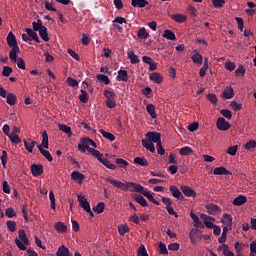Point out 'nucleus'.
<instances>
[{
    "label": "nucleus",
    "mask_w": 256,
    "mask_h": 256,
    "mask_svg": "<svg viewBox=\"0 0 256 256\" xmlns=\"http://www.w3.org/2000/svg\"><path fill=\"white\" fill-rule=\"evenodd\" d=\"M32 27H33L32 29L33 31H40L45 26H43V21L41 19H38L37 22L35 21L32 22Z\"/></svg>",
    "instance_id": "nucleus-46"
},
{
    "label": "nucleus",
    "mask_w": 256,
    "mask_h": 256,
    "mask_svg": "<svg viewBox=\"0 0 256 256\" xmlns=\"http://www.w3.org/2000/svg\"><path fill=\"white\" fill-rule=\"evenodd\" d=\"M146 139H148L150 143H156V145H158V143H161V133L148 132L146 133Z\"/></svg>",
    "instance_id": "nucleus-6"
},
{
    "label": "nucleus",
    "mask_w": 256,
    "mask_h": 256,
    "mask_svg": "<svg viewBox=\"0 0 256 256\" xmlns=\"http://www.w3.org/2000/svg\"><path fill=\"white\" fill-rule=\"evenodd\" d=\"M100 163H102V165L107 167V169H111L112 171H114V169H117V166L115 164L111 163L107 158H102L100 160Z\"/></svg>",
    "instance_id": "nucleus-39"
},
{
    "label": "nucleus",
    "mask_w": 256,
    "mask_h": 256,
    "mask_svg": "<svg viewBox=\"0 0 256 256\" xmlns=\"http://www.w3.org/2000/svg\"><path fill=\"white\" fill-rule=\"evenodd\" d=\"M13 63L17 64L18 69H25V60L23 58H17Z\"/></svg>",
    "instance_id": "nucleus-64"
},
{
    "label": "nucleus",
    "mask_w": 256,
    "mask_h": 256,
    "mask_svg": "<svg viewBox=\"0 0 256 256\" xmlns=\"http://www.w3.org/2000/svg\"><path fill=\"white\" fill-rule=\"evenodd\" d=\"M107 183L116 187V189H121V191H129V182L123 183L121 181L115 180L113 177L106 178Z\"/></svg>",
    "instance_id": "nucleus-3"
},
{
    "label": "nucleus",
    "mask_w": 256,
    "mask_h": 256,
    "mask_svg": "<svg viewBox=\"0 0 256 256\" xmlns=\"http://www.w3.org/2000/svg\"><path fill=\"white\" fill-rule=\"evenodd\" d=\"M164 39H168V41H175L177 37L175 36V32L169 29H166L162 35Z\"/></svg>",
    "instance_id": "nucleus-27"
},
{
    "label": "nucleus",
    "mask_w": 256,
    "mask_h": 256,
    "mask_svg": "<svg viewBox=\"0 0 256 256\" xmlns=\"http://www.w3.org/2000/svg\"><path fill=\"white\" fill-rule=\"evenodd\" d=\"M99 133H101L102 137H105V139H108V141H114L115 140V135L111 132H107L103 129H100Z\"/></svg>",
    "instance_id": "nucleus-45"
},
{
    "label": "nucleus",
    "mask_w": 256,
    "mask_h": 256,
    "mask_svg": "<svg viewBox=\"0 0 256 256\" xmlns=\"http://www.w3.org/2000/svg\"><path fill=\"white\" fill-rule=\"evenodd\" d=\"M7 229H9L12 233H15L17 231V222L13 220H8L6 222Z\"/></svg>",
    "instance_id": "nucleus-48"
},
{
    "label": "nucleus",
    "mask_w": 256,
    "mask_h": 256,
    "mask_svg": "<svg viewBox=\"0 0 256 256\" xmlns=\"http://www.w3.org/2000/svg\"><path fill=\"white\" fill-rule=\"evenodd\" d=\"M135 165H140V167H147L149 165V161L145 157H136L134 158Z\"/></svg>",
    "instance_id": "nucleus-31"
},
{
    "label": "nucleus",
    "mask_w": 256,
    "mask_h": 256,
    "mask_svg": "<svg viewBox=\"0 0 256 256\" xmlns=\"http://www.w3.org/2000/svg\"><path fill=\"white\" fill-rule=\"evenodd\" d=\"M116 79L117 81H123V83H127V81H129V73L127 70H119Z\"/></svg>",
    "instance_id": "nucleus-17"
},
{
    "label": "nucleus",
    "mask_w": 256,
    "mask_h": 256,
    "mask_svg": "<svg viewBox=\"0 0 256 256\" xmlns=\"http://www.w3.org/2000/svg\"><path fill=\"white\" fill-rule=\"evenodd\" d=\"M134 201L141 205V207H149V203H147V200L141 195H134Z\"/></svg>",
    "instance_id": "nucleus-30"
},
{
    "label": "nucleus",
    "mask_w": 256,
    "mask_h": 256,
    "mask_svg": "<svg viewBox=\"0 0 256 256\" xmlns=\"http://www.w3.org/2000/svg\"><path fill=\"white\" fill-rule=\"evenodd\" d=\"M170 192L175 199H179L180 201H183V199H185L183 193L179 191V188H177V186H170Z\"/></svg>",
    "instance_id": "nucleus-13"
},
{
    "label": "nucleus",
    "mask_w": 256,
    "mask_h": 256,
    "mask_svg": "<svg viewBox=\"0 0 256 256\" xmlns=\"http://www.w3.org/2000/svg\"><path fill=\"white\" fill-rule=\"evenodd\" d=\"M28 37L31 39V41H35L36 43H41V40H39V36L37 35V32L31 28L25 29Z\"/></svg>",
    "instance_id": "nucleus-16"
},
{
    "label": "nucleus",
    "mask_w": 256,
    "mask_h": 256,
    "mask_svg": "<svg viewBox=\"0 0 256 256\" xmlns=\"http://www.w3.org/2000/svg\"><path fill=\"white\" fill-rule=\"evenodd\" d=\"M57 256H69V248L65 247V245H62L58 248L56 252Z\"/></svg>",
    "instance_id": "nucleus-43"
},
{
    "label": "nucleus",
    "mask_w": 256,
    "mask_h": 256,
    "mask_svg": "<svg viewBox=\"0 0 256 256\" xmlns=\"http://www.w3.org/2000/svg\"><path fill=\"white\" fill-rule=\"evenodd\" d=\"M54 228L58 233H66L67 232V224L63 222H56L54 224Z\"/></svg>",
    "instance_id": "nucleus-25"
},
{
    "label": "nucleus",
    "mask_w": 256,
    "mask_h": 256,
    "mask_svg": "<svg viewBox=\"0 0 256 256\" xmlns=\"http://www.w3.org/2000/svg\"><path fill=\"white\" fill-rule=\"evenodd\" d=\"M180 189L185 197H197V192L189 186L182 185Z\"/></svg>",
    "instance_id": "nucleus-9"
},
{
    "label": "nucleus",
    "mask_w": 256,
    "mask_h": 256,
    "mask_svg": "<svg viewBox=\"0 0 256 256\" xmlns=\"http://www.w3.org/2000/svg\"><path fill=\"white\" fill-rule=\"evenodd\" d=\"M158 251H159L160 255H169V252L167 251V246L163 242L159 243Z\"/></svg>",
    "instance_id": "nucleus-53"
},
{
    "label": "nucleus",
    "mask_w": 256,
    "mask_h": 256,
    "mask_svg": "<svg viewBox=\"0 0 256 256\" xmlns=\"http://www.w3.org/2000/svg\"><path fill=\"white\" fill-rule=\"evenodd\" d=\"M66 83H67V85H69V87H78L79 86V82H77V80L74 79L73 77H68L66 79Z\"/></svg>",
    "instance_id": "nucleus-57"
},
{
    "label": "nucleus",
    "mask_w": 256,
    "mask_h": 256,
    "mask_svg": "<svg viewBox=\"0 0 256 256\" xmlns=\"http://www.w3.org/2000/svg\"><path fill=\"white\" fill-rule=\"evenodd\" d=\"M6 102L8 103V105H15V103H17V96L13 93H8L6 96Z\"/></svg>",
    "instance_id": "nucleus-41"
},
{
    "label": "nucleus",
    "mask_w": 256,
    "mask_h": 256,
    "mask_svg": "<svg viewBox=\"0 0 256 256\" xmlns=\"http://www.w3.org/2000/svg\"><path fill=\"white\" fill-rule=\"evenodd\" d=\"M30 171L33 177H39V175H43V165L33 164L30 168Z\"/></svg>",
    "instance_id": "nucleus-11"
},
{
    "label": "nucleus",
    "mask_w": 256,
    "mask_h": 256,
    "mask_svg": "<svg viewBox=\"0 0 256 256\" xmlns=\"http://www.w3.org/2000/svg\"><path fill=\"white\" fill-rule=\"evenodd\" d=\"M127 55L132 65H137V63H141V59H139V56H137L133 50L128 51Z\"/></svg>",
    "instance_id": "nucleus-18"
},
{
    "label": "nucleus",
    "mask_w": 256,
    "mask_h": 256,
    "mask_svg": "<svg viewBox=\"0 0 256 256\" xmlns=\"http://www.w3.org/2000/svg\"><path fill=\"white\" fill-rule=\"evenodd\" d=\"M128 191H131V193H141V195H143V193H145L146 190L145 187H143L141 184L129 182Z\"/></svg>",
    "instance_id": "nucleus-4"
},
{
    "label": "nucleus",
    "mask_w": 256,
    "mask_h": 256,
    "mask_svg": "<svg viewBox=\"0 0 256 256\" xmlns=\"http://www.w3.org/2000/svg\"><path fill=\"white\" fill-rule=\"evenodd\" d=\"M256 147V141L255 140H250L248 141L245 145H244V148L247 150V151H251V149H255Z\"/></svg>",
    "instance_id": "nucleus-59"
},
{
    "label": "nucleus",
    "mask_w": 256,
    "mask_h": 256,
    "mask_svg": "<svg viewBox=\"0 0 256 256\" xmlns=\"http://www.w3.org/2000/svg\"><path fill=\"white\" fill-rule=\"evenodd\" d=\"M40 146L44 147V149H49V135L47 131L42 132V143Z\"/></svg>",
    "instance_id": "nucleus-33"
},
{
    "label": "nucleus",
    "mask_w": 256,
    "mask_h": 256,
    "mask_svg": "<svg viewBox=\"0 0 256 256\" xmlns=\"http://www.w3.org/2000/svg\"><path fill=\"white\" fill-rule=\"evenodd\" d=\"M132 7H139V9H143L146 5H149L147 0H131Z\"/></svg>",
    "instance_id": "nucleus-26"
},
{
    "label": "nucleus",
    "mask_w": 256,
    "mask_h": 256,
    "mask_svg": "<svg viewBox=\"0 0 256 256\" xmlns=\"http://www.w3.org/2000/svg\"><path fill=\"white\" fill-rule=\"evenodd\" d=\"M190 217L194 222V227L198 229H203L205 227V225H203V222L199 219V216H197V214H195L194 212H190Z\"/></svg>",
    "instance_id": "nucleus-14"
},
{
    "label": "nucleus",
    "mask_w": 256,
    "mask_h": 256,
    "mask_svg": "<svg viewBox=\"0 0 256 256\" xmlns=\"http://www.w3.org/2000/svg\"><path fill=\"white\" fill-rule=\"evenodd\" d=\"M144 197H147V199L151 202L154 203V205H161V202L155 200V197H153V194H151V192L145 190V192H143Z\"/></svg>",
    "instance_id": "nucleus-40"
},
{
    "label": "nucleus",
    "mask_w": 256,
    "mask_h": 256,
    "mask_svg": "<svg viewBox=\"0 0 256 256\" xmlns=\"http://www.w3.org/2000/svg\"><path fill=\"white\" fill-rule=\"evenodd\" d=\"M39 32V36L41 37L42 41L45 43L49 42V33L47 32V27L44 26Z\"/></svg>",
    "instance_id": "nucleus-38"
},
{
    "label": "nucleus",
    "mask_w": 256,
    "mask_h": 256,
    "mask_svg": "<svg viewBox=\"0 0 256 256\" xmlns=\"http://www.w3.org/2000/svg\"><path fill=\"white\" fill-rule=\"evenodd\" d=\"M222 223L231 229V227H233V216H231V214L224 213L222 216Z\"/></svg>",
    "instance_id": "nucleus-19"
},
{
    "label": "nucleus",
    "mask_w": 256,
    "mask_h": 256,
    "mask_svg": "<svg viewBox=\"0 0 256 256\" xmlns=\"http://www.w3.org/2000/svg\"><path fill=\"white\" fill-rule=\"evenodd\" d=\"M246 202L247 198L243 195H239L233 200L232 203L233 205H236V207H241V205H245Z\"/></svg>",
    "instance_id": "nucleus-23"
},
{
    "label": "nucleus",
    "mask_w": 256,
    "mask_h": 256,
    "mask_svg": "<svg viewBox=\"0 0 256 256\" xmlns=\"http://www.w3.org/2000/svg\"><path fill=\"white\" fill-rule=\"evenodd\" d=\"M218 251H220V253H222V255L224 256H235V254L230 251L229 246H227L226 244L220 246Z\"/></svg>",
    "instance_id": "nucleus-28"
},
{
    "label": "nucleus",
    "mask_w": 256,
    "mask_h": 256,
    "mask_svg": "<svg viewBox=\"0 0 256 256\" xmlns=\"http://www.w3.org/2000/svg\"><path fill=\"white\" fill-rule=\"evenodd\" d=\"M11 73H13V68H11L9 66L3 67V71H2L3 77H9V75H11Z\"/></svg>",
    "instance_id": "nucleus-62"
},
{
    "label": "nucleus",
    "mask_w": 256,
    "mask_h": 256,
    "mask_svg": "<svg viewBox=\"0 0 256 256\" xmlns=\"http://www.w3.org/2000/svg\"><path fill=\"white\" fill-rule=\"evenodd\" d=\"M37 145V141L30 140V143L27 140H24V147L28 153H33V149Z\"/></svg>",
    "instance_id": "nucleus-32"
},
{
    "label": "nucleus",
    "mask_w": 256,
    "mask_h": 256,
    "mask_svg": "<svg viewBox=\"0 0 256 256\" xmlns=\"http://www.w3.org/2000/svg\"><path fill=\"white\" fill-rule=\"evenodd\" d=\"M189 235L192 243H197V241H201L203 238V232L199 229H192Z\"/></svg>",
    "instance_id": "nucleus-7"
},
{
    "label": "nucleus",
    "mask_w": 256,
    "mask_h": 256,
    "mask_svg": "<svg viewBox=\"0 0 256 256\" xmlns=\"http://www.w3.org/2000/svg\"><path fill=\"white\" fill-rule=\"evenodd\" d=\"M105 105L108 109H115L117 107V94L111 90H104Z\"/></svg>",
    "instance_id": "nucleus-1"
},
{
    "label": "nucleus",
    "mask_w": 256,
    "mask_h": 256,
    "mask_svg": "<svg viewBox=\"0 0 256 256\" xmlns=\"http://www.w3.org/2000/svg\"><path fill=\"white\" fill-rule=\"evenodd\" d=\"M216 126L219 131H229V129H231V124L223 117L218 118Z\"/></svg>",
    "instance_id": "nucleus-5"
},
{
    "label": "nucleus",
    "mask_w": 256,
    "mask_h": 256,
    "mask_svg": "<svg viewBox=\"0 0 256 256\" xmlns=\"http://www.w3.org/2000/svg\"><path fill=\"white\" fill-rule=\"evenodd\" d=\"M137 255L138 256H149V254L147 253V249L145 248V245H141L138 248Z\"/></svg>",
    "instance_id": "nucleus-60"
},
{
    "label": "nucleus",
    "mask_w": 256,
    "mask_h": 256,
    "mask_svg": "<svg viewBox=\"0 0 256 256\" xmlns=\"http://www.w3.org/2000/svg\"><path fill=\"white\" fill-rule=\"evenodd\" d=\"M138 39H149V33L147 32V29L145 27H142L138 30L137 34Z\"/></svg>",
    "instance_id": "nucleus-44"
},
{
    "label": "nucleus",
    "mask_w": 256,
    "mask_h": 256,
    "mask_svg": "<svg viewBox=\"0 0 256 256\" xmlns=\"http://www.w3.org/2000/svg\"><path fill=\"white\" fill-rule=\"evenodd\" d=\"M38 149H39L41 155H43V157H45V159H47V161H49V163H51V161H53V156H51V152H49V150L43 149V147L41 145H38Z\"/></svg>",
    "instance_id": "nucleus-24"
},
{
    "label": "nucleus",
    "mask_w": 256,
    "mask_h": 256,
    "mask_svg": "<svg viewBox=\"0 0 256 256\" xmlns=\"http://www.w3.org/2000/svg\"><path fill=\"white\" fill-rule=\"evenodd\" d=\"M7 45L11 48L19 47L17 44V38L15 37V34L13 32H9L6 37Z\"/></svg>",
    "instance_id": "nucleus-10"
},
{
    "label": "nucleus",
    "mask_w": 256,
    "mask_h": 256,
    "mask_svg": "<svg viewBox=\"0 0 256 256\" xmlns=\"http://www.w3.org/2000/svg\"><path fill=\"white\" fill-rule=\"evenodd\" d=\"M193 63L203 65V56L199 52H195L191 57Z\"/></svg>",
    "instance_id": "nucleus-36"
},
{
    "label": "nucleus",
    "mask_w": 256,
    "mask_h": 256,
    "mask_svg": "<svg viewBox=\"0 0 256 256\" xmlns=\"http://www.w3.org/2000/svg\"><path fill=\"white\" fill-rule=\"evenodd\" d=\"M179 153L182 156L191 155V153H193V149H191V147H189V146H185L180 149Z\"/></svg>",
    "instance_id": "nucleus-55"
},
{
    "label": "nucleus",
    "mask_w": 256,
    "mask_h": 256,
    "mask_svg": "<svg viewBox=\"0 0 256 256\" xmlns=\"http://www.w3.org/2000/svg\"><path fill=\"white\" fill-rule=\"evenodd\" d=\"M146 111L152 119H157V112H155V105L148 104L146 106Z\"/></svg>",
    "instance_id": "nucleus-37"
},
{
    "label": "nucleus",
    "mask_w": 256,
    "mask_h": 256,
    "mask_svg": "<svg viewBox=\"0 0 256 256\" xmlns=\"http://www.w3.org/2000/svg\"><path fill=\"white\" fill-rule=\"evenodd\" d=\"M214 175H232L231 171L227 170V168L220 166L216 167L213 171Z\"/></svg>",
    "instance_id": "nucleus-21"
},
{
    "label": "nucleus",
    "mask_w": 256,
    "mask_h": 256,
    "mask_svg": "<svg viewBox=\"0 0 256 256\" xmlns=\"http://www.w3.org/2000/svg\"><path fill=\"white\" fill-rule=\"evenodd\" d=\"M79 100L81 103H87L89 101V94L85 90H80Z\"/></svg>",
    "instance_id": "nucleus-49"
},
{
    "label": "nucleus",
    "mask_w": 256,
    "mask_h": 256,
    "mask_svg": "<svg viewBox=\"0 0 256 256\" xmlns=\"http://www.w3.org/2000/svg\"><path fill=\"white\" fill-rule=\"evenodd\" d=\"M77 200L80 207H82L84 211H89L91 209V204H89V201H87V198H85V196L78 195Z\"/></svg>",
    "instance_id": "nucleus-8"
},
{
    "label": "nucleus",
    "mask_w": 256,
    "mask_h": 256,
    "mask_svg": "<svg viewBox=\"0 0 256 256\" xmlns=\"http://www.w3.org/2000/svg\"><path fill=\"white\" fill-rule=\"evenodd\" d=\"M170 17L173 21H176V23H185V21H187V16L183 14H172Z\"/></svg>",
    "instance_id": "nucleus-29"
},
{
    "label": "nucleus",
    "mask_w": 256,
    "mask_h": 256,
    "mask_svg": "<svg viewBox=\"0 0 256 256\" xmlns=\"http://www.w3.org/2000/svg\"><path fill=\"white\" fill-rule=\"evenodd\" d=\"M89 153H91V155H93V157H96V159L99 161V163L103 159V153H100L99 150H97V149H94V148L89 149Z\"/></svg>",
    "instance_id": "nucleus-47"
},
{
    "label": "nucleus",
    "mask_w": 256,
    "mask_h": 256,
    "mask_svg": "<svg viewBox=\"0 0 256 256\" xmlns=\"http://www.w3.org/2000/svg\"><path fill=\"white\" fill-rule=\"evenodd\" d=\"M71 179L72 181H76V183H79V185H81V183L85 181V175L82 174L81 172L73 171L71 173Z\"/></svg>",
    "instance_id": "nucleus-12"
},
{
    "label": "nucleus",
    "mask_w": 256,
    "mask_h": 256,
    "mask_svg": "<svg viewBox=\"0 0 256 256\" xmlns=\"http://www.w3.org/2000/svg\"><path fill=\"white\" fill-rule=\"evenodd\" d=\"M206 209L209 215H217V213H221V208L215 204H208Z\"/></svg>",
    "instance_id": "nucleus-20"
},
{
    "label": "nucleus",
    "mask_w": 256,
    "mask_h": 256,
    "mask_svg": "<svg viewBox=\"0 0 256 256\" xmlns=\"http://www.w3.org/2000/svg\"><path fill=\"white\" fill-rule=\"evenodd\" d=\"M212 5H214L216 9H221V7L225 5V0H212Z\"/></svg>",
    "instance_id": "nucleus-63"
},
{
    "label": "nucleus",
    "mask_w": 256,
    "mask_h": 256,
    "mask_svg": "<svg viewBox=\"0 0 256 256\" xmlns=\"http://www.w3.org/2000/svg\"><path fill=\"white\" fill-rule=\"evenodd\" d=\"M8 137L11 143H14V145H19V143L21 142V138H19V135L15 133H11Z\"/></svg>",
    "instance_id": "nucleus-50"
},
{
    "label": "nucleus",
    "mask_w": 256,
    "mask_h": 256,
    "mask_svg": "<svg viewBox=\"0 0 256 256\" xmlns=\"http://www.w3.org/2000/svg\"><path fill=\"white\" fill-rule=\"evenodd\" d=\"M18 235L19 239L16 238L15 243L21 251H25V249H27L25 245H29V239L27 238V234L25 233V230H19Z\"/></svg>",
    "instance_id": "nucleus-2"
},
{
    "label": "nucleus",
    "mask_w": 256,
    "mask_h": 256,
    "mask_svg": "<svg viewBox=\"0 0 256 256\" xmlns=\"http://www.w3.org/2000/svg\"><path fill=\"white\" fill-rule=\"evenodd\" d=\"M234 95H235V93L233 91V88L226 87L222 93V99H233Z\"/></svg>",
    "instance_id": "nucleus-22"
},
{
    "label": "nucleus",
    "mask_w": 256,
    "mask_h": 256,
    "mask_svg": "<svg viewBox=\"0 0 256 256\" xmlns=\"http://www.w3.org/2000/svg\"><path fill=\"white\" fill-rule=\"evenodd\" d=\"M116 164H117L118 167H120L121 169H125V167H127V166L129 165V162H127L125 159L117 158V159H116Z\"/></svg>",
    "instance_id": "nucleus-54"
},
{
    "label": "nucleus",
    "mask_w": 256,
    "mask_h": 256,
    "mask_svg": "<svg viewBox=\"0 0 256 256\" xmlns=\"http://www.w3.org/2000/svg\"><path fill=\"white\" fill-rule=\"evenodd\" d=\"M229 231V228L227 226L223 227V231H222V235L221 237L218 239L219 243H225V241H227V233Z\"/></svg>",
    "instance_id": "nucleus-52"
},
{
    "label": "nucleus",
    "mask_w": 256,
    "mask_h": 256,
    "mask_svg": "<svg viewBox=\"0 0 256 256\" xmlns=\"http://www.w3.org/2000/svg\"><path fill=\"white\" fill-rule=\"evenodd\" d=\"M93 211L98 214L103 213V211H105V203H98L95 207H93Z\"/></svg>",
    "instance_id": "nucleus-51"
},
{
    "label": "nucleus",
    "mask_w": 256,
    "mask_h": 256,
    "mask_svg": "<svg viewBox=\"0 0 256 256\" xmlns=\"http://www.w3.org/2000/svg\"><path fill=\"white\" fill-rule=\"evenodd\" d=\"M97 79H98V81H101L105 85H109V83H111V81L109 80V77L105 74H99L97 76Z\"/></svg>",
    "instance_id": "nucleus-56"
},
{
    "label": "nucleus",
    "mask_w": 256,
    "mask_h": 256,
    "mask_svg": "<svg viewBox=\"0 0 256 256\" xmlns=\"http://www.w3.org/2000/svg\"><path fill=\"white\" fill-rule=\"evenodd\" d=\"M220 113L225 119H231V117H233V113L229 109H222Z\"/></svg>",
    "instance_id": "nucleus-61"
},
{
    "label": "nucleus",
    "mask_w": 256,
    "mask_h": 256,
    "mask_svg": "<svg viewBox=\"0 0 256 256\" xmlns=\"http://www.w3.org/2000/svg\"><path fill=\"white\" fill-rule=\"evenodd\" d=\"M19 46L18 47H14L10 50L9 53V59L10 61L14 62L17 61V59H19V57H17V54L19 53Z\"/></svg>",
    "instance_id": "nucleus-34"
},
{
    "label": "nucleus",
    "mask_w": 256,
    "mask_h": 256,
    "mask_svg": "<svg viewBox=\"0 0 256 256\" xmlns=\"http://www.w3.org/2000/svg\"><path fill=\"white\" fill-rule=\"evenodd\" d=\"M150 81H153V83H157V85L163 83V75H161V73L159 72H153L150 76H149Z\"/></svg>",
    "instance_id": "nucleus-15"
},
{
    "label": "nucleus",
    "mask_w": 256,
    "mask_h": 256,
    "mask_svg": "<svg viewBox=\"0 0 256 256\" xmlns=\"http://www.w3.org/2000/svg\"><path fill=\"white\" fill-rule=\"evenodd\" d=\"M142 145L144 149H147L150 151V153H155V145H153V142H149L148 140H142Z\"/></svg>",
    "instance_id": "nucleus-35"
},
{
    "label": "nucleus",
    "mask_w": 256,
    "mask_h": 256,
    "mask_svg": "<svg viewBox=\"0 0 256 256\" xmlns=\"http://www.w3.org/2000/svg\"><path fill=\"white\" fill-rule=\"evenodd\" d=\"M5 215L6 217H8L9 219H12V217H17V213L15 212V210L13 208H7L5 210Z\"/></svg>",
    "instance_id": "nucleus-58"
},
{
    "label": "nucleus",
    "mask_w": 256,
    "mask_h": 256,
    "mask_svg": "<svg viewBox=\"0 0 256 256\" xmlns=\"http://www.w3.org/2000/svg\"><path fill=\"white\" fill-rule=\"evenodd\" d=\"M58 128L60 131H62V133H66V135H68L69 137H71V135H73V132L71 131V127H69L65 124H59Z\"/></svg>",
    "instance_id": "nucleus-42"
}]
</instances>
